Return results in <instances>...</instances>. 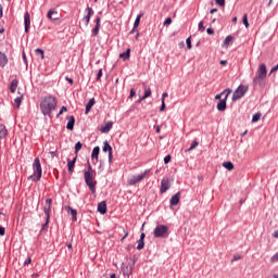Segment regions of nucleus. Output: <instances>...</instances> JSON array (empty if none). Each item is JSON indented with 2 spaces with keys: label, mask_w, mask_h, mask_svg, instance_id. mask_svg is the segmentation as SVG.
Instances as JSON below:
<instances>
[{
  "label": "nucleus",
  "mask_w": 278,
  "mask_h": 278,
  "mask_svg": "<svg viewBox=\"0 0 278 278\" xmlns=\"http://www.w3.org/2000/svg\"><path fill=\"white\" fill-rule=\"evenodd\" d=\"M58 108V99L53 96H48L41 100L40 110L43 116L52 118L51 113Z\"/></svg>",
  "instance_id": "nucleus-1"
},
{
  "label": "nucleus",
  "mask_w": 278,
  "mask_h": 278,
  "mask_svg": "<svg viewBox=\"0 0 278 278\" xmlns=\"http://www.w3.org/2000/svg\"><path fill=\"white\" fill-rule=\"evenodd\" d=\"M94 172L92 170V165L88 163L87 170L84 172V179L86 182V186H88L90 192L92 194L97 193V180H94Z\"/></svg>",
  "instance_id": "nucleus-2"
},
{
  "label": "nucleus",
  "mask_w": 278,
  "mask_h": 278,
  "mask_svg": "<svg viewBox=\"0 0 278 278\" xmlns=\"http://www.w3.org/2000/svg\"><path fill=\"white\" fill-rule=\"evenodd\" d=\"M34 174L28 177L29 181H40L42 178V165L40 164V159L36 157L33 163Z\"/></svg>",
  "instance_id": "nucleus-3"
},
{
  "label": "nucleus",
  "mask_w": 278,
  "mask_h": 278,
  "mask_svg": "<svg viewBox=\"0 0 278 278\" xmlns=\"http://www.w3.org/2000/svg\"><path fill=\"white\" fill-rule=\"evenodd\" d=\"M268 71L266 70V64H261L256 72V76L253 79L254 86H264V80L266 79Z\"/></svg>",
  "instance_id": "nucleus-4"
},
{
  "label": "nucleus",
  "mask_w": 278,
  "mask_h": 278,
  "mask_svg": "<svg viewBox=\"0 0 278 278\" xmlns=\"http://www.w3.org/2000/svg\"><path fill=\"white\" fill-rule=\"evenodd\" d=\"M154 238H168V226L159 224L153 230Z\"/></svg>",
  "instance_id": "nucleus-5"
},
{
  "label": "nucleus",
  "mask_w": 278,
  "mask_h": 278,
  "mask_svg": "<svg viewBox=\"0 0 278 278\" xmlns=\"http://www.w3.org/2000/svg\"><path fill=\"white\" fill-rule=\"evenodd\" d=\"M149 173H151L150 169H146L144 173H141L139 175H134L130 178H128V186H136V184H140L146 177H149Z\"/></svg>",
  "instance_id": "nucleus-6"
},
{
  "label": "nucleus",
  "mask_w": 278,
  "mask_h": 278,
  "mask_svg": "<svg viewBox=\"0 0 278 278\" xmlns=\"http://www.w3.org/2000/svg\"><path fill=\"white\" fill-rule=\"evenodd\" d=\"M248 90H249V87H247L244 85H240L232 93V101H238V100L242 99V97H244V94H247Z\"/></svg>",
  "instance_id": "nucleus-7"
},
{
  "label": "nucleus",
  "mask_w": 278,
  "mask_h": 278,
  "mask_svg": "<svg viewBox=\"0 0 278 278\" xmlns=\"http://www.w3.org/2000/svg\"><path fill=\"white\" fill-rule=\"evenodd\" d=\"M225 92H227L225 98L219 100V102L217 103L218 112H225V110H227V99L229 98L232 91L231 89H225Z\"/></svg>",
  "instance_id": "nucleus-8"
},
{
  "label": "nucleus",
  "mask_w": 278,
  "mask_h": 278,
  "mask_svg": "<svg viewBox=\"0 0 278 278\" xmlns=\"http://www.w3.org/2000/svg\"><path fill=\"white\" fill-rule=\"evenodd\" d=\"M87 15L84 16L83 21H85V25L86 27H88V25H90V18H92V16H94V10H92V8L88 7L86 9Z\"/></svg>",
  "instance_id": "nucleus-9"
},
{
  "label": "nucleus",
  "mask_w": 278,
  "mask_h": 278,
  "mask_svg": "<svg viewBox=\"0 0 278 278\" xmlns=\"http://www.w3.org/2000/svg\"><path fill=\"white\" fill-rule=\"evenodd\" d=\"M24 25H25V33L29 34V27L31 26V17L29 12H25L24 14Z\"/></svg>",
  "instance_id": "nucleus-10"
},
{
  "label": "nucleus",
  "mask_w": 278,
  "mask_h": 278,
  "mask_svg": "<svg viewBox=\"0 0 278 278\" xmlns=\"http://www.w3.org/2000/svg\"><path fill=\"white\" fill-rule=\"evenodd\" d=\"M51 203H53V200L47 199L46 205L43 206V212L48 218H51Z\"/></svg>",
  "instance_id": "nucleus-11"
},
{
  "label": "nucleus",
  "mask_w": 278,
  "mask_h": 278,
  "mask_svg": "<svg viewBox=\"0 0 278 278\" xmlns=\"http://www.w3.org/2000/svg\"><path fill=\"white\" fill-rule=\"evenodd\" d=\"M99 29H101V17H96V25L92 29V36H99Z\"/></svg>",
  "instance_id": "nucleus-12"
},
{
  "label": "nucleus",
  "mask_w": 278,
  "mask_h": 278,
  "mask_svg": "<svg viewBox=\"0 0 278 278\" xmlns=\"http://www.w3.org/2000/svg\"><path fill=\"white\" fill-rule=\"evenodd\" d=\"M47 18H49L50 21H59L60 17H58V11H55L54 9H50L47 13Z\"/></svg>",
  "instance_id": "nucleus-13"
},
{
  "label": "nucleus",
  "mask_w": 278,
  "mask_h": 278,
  "mask_svg": "<svg viewBox=\"0 0 278 278\" xmlns=\"http://www.w3.org/2000/svg\"><path fill=\"white\" fill-rule=\"evenodd\" d=\"M67 125H66V129H68V131H73V129H75V116L70 115L67 116Z\"/></svg>",
  "instance_id": "nucleus-14"
},
{
  "label": "nucleus",
  "mask_w": 278,
  "mask_h": 278,
  "mask_svg": "<svg viewBox=\"0 0 278 278\" xmlns=\"http://www.w3.org/2000/svg\"><path fill=\"white\" fill-rule=\"evenodd\" d=\"M103 151L104 153L109 152V162H112L113 155H112V146H110V142L104 141Z\"/></svg>",
  "instance_id": "nucleus-15"
},
{
  "label": "nucleus",
  "mask_w": 278,
  "mask_h": 278,
  "mask_svg": "<svg viewBox=\"0 0 278 278\" xmlns=\"http://www.w3.org/2000/svg\"><path fill=\"white\" fill-rule=\"evenodd\" d=\"M98 212L100 214H106L108 213V204L105 203V201H102L98 204Z\"/></svg>",
  "instance_id": "nucleus-16"
},
{
  "label": "nucleus",
  "mask_w": 278,
  "mask_h": 278,
  "mask_svg": "<svg viewBox=\"0 0 278 278\" xmlns=\"http://www.w3.org/2000/svg\"><path fill=\"white\" fill-rule=\"evenodd\" d=\"M7 65H8V55H5V53L0 51V67L5 68Z\"/></svg>",
  "instance_id": "nucleus-17"
},
{
  "label": "nucleus",
  "mask_w": 278,
  "mask_h": 278,
  "mask_svg": "<svg viewBox=\"0 0 278 278\" xmlns=\"http://www.w3.org/2000/svg\"><path fill=\"white\" fill-rule=\"evenodd\" d=\"M168 188H170V182H168V180L163 179L161 181V192L162 194H164V192H166L168 190Z\"/></svg>",
  "instance_id": "nucleus-18"
},
{
  "label": "nucleus",
  "mask_w": 278,
  "mask_h": 278,
  "mask_svg": "<svg viewBox=\"0 0 278 278\" xmlns=\"http://www.w3.org/2000/svg\"><path fill=\"white\" fill-rule=\"evenodd\" d=\"M179 197H181V193H179V192L175 193V194L170 198V200H169L170 205H178V203H179Z\"/></svg>",
  "instance_id": "nucleus-19"
},
{
  "label": "nucleus",
  "mask_w": 278,
  "mask_h": 278,
  "mask_svg": "<svg viewBox=\"0 0 278 278\" xmlns=\"http://www.w3.org/2000/svg\"><path fill=\"white\" fill-rule=\"evenodd\" d=\"M94 103H97V101L94 100V98H91L89 102L86 104L85 114H88L90 110H92V108L94 106Z\"/></svg>",
  "instance_id": "nucleus-20"
},
{
  "label": "nucleus",
  "mask_w": 278,
  "mask_h": 278,
  "mask_svg": "<svg viewBox=\"0 0 278 278\" xmlns=\"http://www.w3.org/2000/svg\"><path fill=\"white\" fill-rule=\"evenodd\" d=\"M112 122L106 123L104 126L101 127L100 131L102 134H110V129H112Z\"/></svg>",
  "instance_id": "nucleus-21"
},
{
  "label": "nucleus",
  "mask_w": 278,
  "mask_h": 278,
  "mask_svg": "<svg viewBox=\"0 0 278 278\" xmlns=\"http://www.w3.org/2000/svg\"><path fill=\"white\" fill-rule=\"evenodd\" d=\"M16 88H18V80L13 79L10 84L9 90H10V92L14 93V92H16Z\"/></svg>",
  "instance_id": "nucleus-22"
},
{
  "label": "nucleus",
  "mask_w": 278,
  "mask_h": 278,
  "mask_svg": "<svg viewBox=\"0 0 278 278\" xmlns=\"http://www.w3.org/2000/svg\"><path fill=\"white\" fill-rule=\"evenodd\" d=\"M75 162H77V156L74 157V160H68L67 162V168L68 173H73V169L75 168Z\"/></svg>",
  "instance_id": "nucleus-23"
},
{
  "label": "nucleus",
  "mask_w": 278,
  "mask_h": 278,
  "mask_svg": "<svg viewBox=\"0 0 278 278\" xmlns=\"http://www.w3.org/2000/svg\"><path fill=\"white\" fill-rule=\"evenodd\" d=\"M140 18H142V14L137 15L135 23H134V28L131 30V34H134V31H136L140 25Z\"/></svg>",
  "instance_id": "nucleus-24"
},
{
  "label": "nucleus",
  "mask_w": 278,
  "mask_h": 278,
  "mask_svg": "<svg viewBox=\"0 0 278 278\" xmlns=\"http://www.w3.org/2000/svg\"><path fill=\"white\" fill-rule=\"evenodd\" d=\"M21 103H23V94H21L20 97L14 99V108L20 109L21 108Z\"/></svg>",
  "instance_id": "nucleus-25"
},
{
  "label": "nucleus",
  "mask_w": 278,
  "mask_h": 278,
  "mask_svg": "<svg viewBox=\"0 0 278 278\" xmlns=\"http://www.w3.org/2000/svg\"><path fill=\"white\" fill-rule=\"evenodd\" d=\"M231 42H233V36L229 35L225 38L223 46L227 49Z\"/></svg>",
  "instance_id": "nucleus-26"
},
{
  "label": "nucleus",
  "mask_w": 278,
  "mask_h": 278,
  "mask_svg": "<svg viewBox=\"0 0 278 278\" xmlns=\"http://www.w3.org/2000/svg\"><path fill=\"white\" fill-rule=\"evenodd\" d=\"M8 136V128H5V125H0V138H5Z\"/></svg>",
  "instance_id": "nucleus-27"
},
{
  "label": "nucleus",
  "mask_w": 278,
  "mask_h": 278,
  "mask_svg": "<svg viewBox=\"0 0 278 278\" xmlns=\"http://www.w3.org/2000/svg\"><path fill=\"white\" fill-rule=\"evenodd\" d=\"M99 152H100V148L99 147H96V148H93V150H92V153H91V159L92 160H99Z\"/></svg>",
  "instance_id": "nucleus-28"
},
{
  "label": "nucleus",
  "mask_w": 278,
  "mask_h": 278,
  "mask_svg": "<svg viewBox=\"0 0 278 278\" xmlns=\"http://www.w3.org/2000/svg\"><path fill=\"white\" fill-rule=\"evenodd\" d=\"M131 53V49H127L124 53L119 54V58H122V60H129V55Z\"/></svg>",
  "instance_id": "nucleus-29"
},
{
  "label": "nucleus",
  "mask_w": 278,
  "mask_h": 278,
  "mask_svg": "<svg viewBox=\"0 0 278 278\" xmlns=\"http://www.w3.org/2000/svg\"><path fill=\"white\" fill-rule=\"evenodd\" d=\"M149 97H151V88H147V89L144 90V94H143V97H141V99L139 100V103H140V101H144V99H149Z\"/></svg>",
  "instance_id": "nucleus-30"
},
{
  "label": "nucleus",
  "mask_w": 278,
  "mask_h": 278,
  "mask_svg": "<svg viewBox=\"0 0 278 278\" xmlns=\"http://www.w3.org/2000/svg\"><path fill=\"white\" fill-rule=\"evenodd\" d=\"M223 166H224V168H226L227 170H233V163H231V162H224L223 163Z\"/></svg>",
  "instance_id": "nucleus-31"
},
{
  "label": "nucleus",
  "mask_w": 278,
  "mask_h": 278,
  "mask_svg": "<svg viewBox=\"0 0 278 278\" xmlns=\"http://www.w3.org/2000/svg\"><path fill=\"white\" fill-rule=\"evenodd\" d=\"M67 210H70L72 216H73V220H77V210L71 207V206H67Z\"/></svg>",
  "instance_id": "nucleus-32"
},
{
  "label": "nucleus",
  "mask_w": 278,
  "mask_h": 278,
  "mask_svg": "<svg viewBox=\"0 0 278 278\" xmlns=\"http://www.w3.org/2000/svg\"><path fill=\"white\" fill-rule=\"evenodd\" d=\"M50 220H51V218H49V216H46V223L42 225L41 231H47V229L49 228Z\"/></svg>",
  "instance_id": "nucleus-33"
},
{
  "label": "nucleus",
  "mask_w": 278,
  "mask_h": 278,
  "mask_svg": "<svg viewBox=\"0 0 278 278\" xmlns=\"http://www.w3.org/2000/svg\"><path fill=\"white\" fill-rule=\"evenodd\" d=\"M36 55H40L41 60H45V51L40 48L35 50Z\"/></svg>",
  "instance_id": "nucleus-34"
},
{
  "label": "nucleus",
  "mask_w": 278,
  "mask_h": 278,
  "mask_svg": "<svg viewBox=\"0 0 278 278\" xmlns=\"http://www.w3.org/2000/svg\"><path fill=\"white\" fill-rule=\"evenodd\" d=\"M144 249V241L143 240H138V245H137V251H142Z\"/></svg>",
  "instance_id": "nucleus-35"
},
{
  "label": "nucleus",
  "mask_w": 278,
  "mask_h": 278,
  "mask_svg": "<svg viewBox=\"0 0 278 278\" xmlns=\"http://www.w3.org/2000/svg\"><path fill=\"white\" fill-rule=\"evenodd\" d=\"M260 118H262V113L254 114L252 117V123H257V121H260Z\"/></svg>",
  "instance_id": "nucleus-36"
},
{
  "label": "nucleus",
  "mask_w": 278,
  "mask_h": 278,
  "mask_svg": "<svg viewBox=\"0 0 278 278\" xmlns=\"http://www.w3.org/2000/svg\"><path fill=\"white\" fill-rule=\"evenodd\" d=\"M242 23L244 27L249 28V17L247 16V14L243 15Z\"/></svg>",
  "instance_id": "nucleus-37"
},
{
  "label": "nucleus",
  "mask_w": 278,
  "mask_h": 278,
  "mask_svg": "<svg viewBox=\"0 0 278 278\" xmlns=\"http://www.w3.org/2000/svg\"><path fill=\"white\" fill-rule=\"evenodd\" d=\"M197 147H199V141L194 140V141H192L188 151H193V149H197Z\"/></svg>",
  "instance_id": "nucleus-38"
},
{
  "label": "nucleus",
  "mask_w": 278,
  "mask_h": 278,
  "mask_svg": "<svg viewBox=\"0 0 278 278\" xmlns=\"http://www.w3.org/2000/svg\"><path fill=\"white\" fill-rule=\"evenodd\" d=\"M81 141H78L76 144H75V153H79V151H81Z\"/></svg>",
  "instance_id": "nucleus-39"
},
{
  "label": "nucleus",
  "mask_w": 278,
  "mask_h": 278,
  "mask_svg": "<svg viewBox=\"0 0 278 278\" xmlns=\"http://www.w3.org/2000/svg\"><path fill=\"white\" fill-rule=\"evenodd\" d=\"M67 111H68V109H67L66 106H62L61 110H60V112H59L58 115H56V118H59L60 116H62V114H64V112H67Z\"/></svg>",
  "instance_id": "nucleus-40"
},
{
  "label": "nucleus",
  "mask_w": 278,
  "mask_h": 278,
  "mask_svg": "<svg viewBox=\"0 0 278 278\" xmlns=\"http://www.w3.org/2000/svg\"><path fill=\"white\" fill-rule=\"evenodd\" d=\"M223 94H227V91L224 90L223 92L217 93V94L215 96V100H216V101L220 100V99L223 98Z\"/></svg>",
  "instance_id": "nucleus-41"
},
{
  "label": "nucleus",
  "mask_w": 278,
  "mask_h": 278,
  "mask_svg": "<svg viewBox=\"0 0 278 278\" xmlns=\"http://www.w3.org/2000/svg\"><path fill=\"white\" fill-rule=\"evenodd\" d=\"M204 22H200L199 23V31H205V26H204Z\"/></svg>",
  "instance_id": "nucleus-42"
},
{
  "label": "nucleus",
  "mask_w": 278,
  "mask_h": 278,
  "mask_svg": "<svg viewBox=\"0 0 278 278\" xmlns=\"http://www.w3.org/2000/svg\"><path fill=\"white\" fill-rule=\"evenodd\" d=\"M186 42H187V48L192 49V40H190V37L187 38Z\"/></svg>",
  "instance_id": "nucleus-43"
},
{
  "label": "nucleus",
  "mask_w": 278,
  "mask_h": 278,
  "mask_svg": "<svg viewBox=\"0 0 278 278\" xmlns=\"http://www.w3.org/2000/svg\"><path fill=\"white\" fill-rule=\"evenodd\" d=\"M103 77V70H99L98 75H97V80L101 79Z\"/></svg>",
  "instance_id": "nucleus-44"
},
{
  "label": "nucleus",
  "mask_w": 278,
  "mask_h": 278,
  "mask_svg": "<svg viewBox=\"0 0 278 278\" xmlns=\"http://www.w3.org/2000/svg\"><path fill=\"white\" fill-rule=\"evenodd\" d=\"M129 236V231L124 230V237L121 239V242H125V239Z\"/></svg>",
  "instance_id": "nucleus-45"
},
{
  "label": "nucleus",
  "mask_w": 278,
  "mask_h": 278,
  "mask_svg": "<svg viewBox=\"0 0 278 278\" xmlns=\"http://www.w3.org/2000/svg\"><path fill=\"white\" fill-rule=\"evenodd\" d=\"M170 23H173V20H172L170 17H167V18L164 21L163 25H170Z\"/></svg>",
  "instance_id": "nucleus-46"
},
{
  "label": "nucleus",
  "mask_w": 278,
  "mask_h": 278,
  "mask_svg": "<svg viewBox=\"0 0 278 278\" xmlns=\"http://www.w3.org/2000/svg\"><path fill=\"white\" fill-rule=\"evenodd\" d=\"M270 261L278 262V252L271 256Z\"/></svg>",
  "instance_id": "nucleus-47"
},
{
  "label": "nucleus",
  "mask_w": 278,
  "mask_h": 278,
  "mask_svg": "<svg viewBox=\"0 0 278 278\" xmlns=\"http://www.w3.org/2000/svg\"><path fill=\"white\" fill-rule=\"evenodd\" d=\"M238 260H242V255H235L231 262H238Z\"/></svg>",
  "instance_id": "nucleus-48"
},
{
  "label": "nucleus",
  "mask_w": 278,
  "mask_h": 278,
  "mask_svg": "<svg viewBox=\"0 0 278 278\" xmlns=\"http://www.w3.org/2000/svg\"><path fill=\"white\" fill-rule=\"evenodd\" d=\"M164 110H166V102L165 101L162 102V105L160 108V112H164Z\"/></svg>",
  "instance_id": "nucleus-49"
},
{
  "label": "nucleus",
  "mask_w": 278,
  "mask_h": 278,
  "mask_svg": "<svg viewBox=\"0 0 278 278\" xmlns=\"http://www.w3.org/2000/svg\"><path fill=\"white\" fill-rule=\"evenodd\" d=\"M170 162V155H166L164 157V164H168Z\"/></svg>",
  "instance_id": "nucleus-50"
},
{
  "label": "nucleus",
  "mask_w": 278,
  "mask_h": 278,
  "mask_svg": "<svg viewBox=\"0 0 278 278\" xmlns=\"http://www.w3.org/2000/svg\"><path fill=\"white\" fill-rule=\"evenodd\" d=\"M0 236H5V228L0 226Z\"/></svg>",
  "instance_id": "nucleus-51"
},
{
  "label": "nucleus",
  "mask_w": 278,
  "mask_h": 278,
  "mask_svg": "<svg viewBox=\"0 0 278 278\" xmlns=\"http://www.w3.org/2000/svg\"><path fill=\"white\" fill-rule=\"evenodd\" d=\"M215 2L217 3V5H225V0H215Z\"/></svg>",
  "instance_id": "nucleus-52"
},
{
  "label": "nucleus",
  "mask_w": 278,
  "mask_h": 278,
  "mask_svg": "<svg viewBox=\"0 0 278 278\" xmlns=\"http://www.w3.org/2000/svg\"><path fill=\"white\" fill-rule=\"evenodd\" d=\"M166 97H168V92H163V94H162V102H165Z\"/></svg>",
  "instance_id": "nucleus-53"
},
{
  "label": "nucleus",
  "mask_w": 278,
  "mask_h": 278,
  "mask_svg": "<svg viewBox=\"0 0 278 278\" xmlns=\"http://www.w3.org/2000/svg\"><path fill=\"white\" fill-rule=\"evenodd\" d=\"M206 33L208 34V36H213V34H214V29H212V28H207V29H206Z\"/></svg>",
  "instance_id": "nucleus-54"
},
{
  "label": "nucleus",
  "mask_w": 278,
  "mask_h": 278,
  "mask_svg": "<svg viewBox=\"0 0 278 278\" xmlns=\"http://www.w3.org/2000/svg\"><path fill=\"white\" fill-rule=\"evenodd\" d=\"M132 97H136V90L130 89L129 98L131 99Z\"/></svg>",
  "instance_id": "nucleus-55"
},
{
  "label": "nucleus",
  "mask_w": 278,
  "mask_h": 278,
  "mask_svg": "<svg viewBox=\"0 0 278 278\" xmlns=\"http://www.w3.org/2000/svg\"><path fill=\"white\" fill-rule=\"evenodd\" d=\"M276 71H278V68H277V66L275 65L274 67H271L269 75H273V73H276Z\"/></svg>",
  "instance_id": "nucleus-56"
},
{
  "label": "nucleus",
  "mask_w": 278,
  "mask_h": 278,
  "mask_svg": "<svg viewBox=\"0 0 278 278\" xmlns=\"http://www.w3.org/2000/svg\"><path fill=\"white\" fill-rule=\"evenodd\" d=\"M28 264H31V258H30V257H28V258L24 262V265H25V266H28Z\"/></svg>",
  "instance_id": "nucleus-57"
},
{
  "label": "nucleus",
  "mask_w": 278,
  "mask_h": 278,
  "mask_svg": "<svg viewBox=\"0 0 278 278\" xmlns=\"http://www.w3.org/2000/svg\"><path fill=\"white\" fill-rule=\"evenodd\" d=\"M3 17V5L0 4V18Z\"/></svg>",
  "instance_id": "nucleus-58"
},
{
  "label": "nucleus",
  "mask_w": 278,
  "mask_h": 278,
  "mask_svg": "<svg viewBox=\"0 0 278 278\" xmlns=\"http://www.w3.org/2000/svg\"><path fill=\"white\" fill-rule=\"evenodd\" d=\"M144 238H147V235H144V232H142V233L140 235V239H139V240H143V241H144Z\"/></svg>",
  "instance_id": "nucleus-59"
},
{
  "label": "nucleus",
  "mask_w": 278,
  "mask_h": 278,
  "mask_svg": "<svg viewBox=\"0 0 278 278\" xmlns=\"http://www.w3.org/2000/svg\"><path fill=\"white\" fill-rule=\"evenodd\" d=\"M273 237L278 238V230L274 231Z\"/></svg>",
  "instance_id": "nucleus-60"
},
{
  "label": "nucleus",
  "mask_w": 278,
  "mask_h": 278,
  "mask_svg": "<svg viewBox=\"0 0 278 278\" xmlns=\"http://www.w3.org/2000/svg\"><path fill=\"white\" fill-rule=\"evenodd\" d=\"M65 79H66V81H68V84H73V78L66 77Z\"/></svg>",
  "instance_id": "nucleus-61"
},
{
  "label": "nucleus",
  "mask_w": 278,
  "mask_h": 278,
  "mask_svg": "<svg viewBox=\"0 0 278 278\" xmlns=\"http://www.w3.org/2000/svg\"><path fill=\"white\" fill-rule=\"evenodd\" d=\"M216 12H218V9H212V10H211V14H214V13H216Z\"/></svg>",
  "instance_id": "nucleus-62"
},
{
  "label": "nucleus",
  "mask_w": 278,
  "mask_h": 278,
  "mask_svg": "<svg viewBox=\"0 0 278 278\" xmlns=\"http://www.w3.org/2000/svg\"><path fill=\"white\" fill-rule=\"evenodd\" d=\"M222 66H225L227 64V61H220Z\"/></svg>",
  "instance_id": "nucleus-63"
},
{
  "label": "nucleus",
  "mask_w": 278,
  "mask_h": 278,
  "mask_svg": "<svg viewBox=\"0 0 278 278\" xmlns=\"http://www.w3.org/2000/svg\"><path fill=\"white\" fill-rule=\"evenodd\" d=\"M274 278H278V274H275V275H274Z\"/></svg>",
  "instance_id": "nucleus-64"
}]
</instances>
